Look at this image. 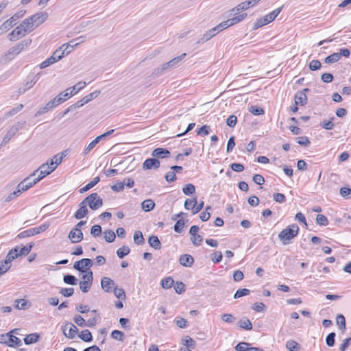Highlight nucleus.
Instances as JSON below:
<instances>
[{
  "label": "nucleus",
  "instance_id": "1",
  "mask_svg": "<svg viewBox=\"0 0 351 351\" xmlns=\"http://www.w3.org/2000/svg\"><path fill=\"white\" fill-rule=\"evenodd\" d=\"M32 43L31 39H25L8 49L3 56L5 62L11 60Z\"/></svg>",
  "mask_w": 351,
  "mask_h": 351
},
{
  "label": "nucleus",
  "instance_id": "2",
  "mask_svg": "<svg viewBox=\"0 0 351 351\" xmlns=\"http://www.w3.org/2000/svg\"><path fill=\"white\" fill-rule=\"evenodd\" d=\"M299 232V227L297 224L293 223L283 229L278 234L279 239L284 245H288Z\"/></svg>",
  "mask_w": 351,
  "mask_h": 351
},
{
  "label": "nucleus",
  "instance_id": "3",
  "mask_svg": "<svg viewBox=\"0 0 351 351\" xmlns=\"http://www.w3.org/2000/svg\"><path fill=\"white\" fill-rule=\"evenodd\" d=\"M32 32V29L25 19L19 25H18L8 34L9 40L10 41H15L18 40L19 37H23Z\"/></svg>",
  "mask_w": 351,
  "mask_h": 351
},
{
  "label": "nucleus",
  "instance_id": "4",
  "mask_svg": "<svg viewBox=\"0 0 351 351\" xmlns=\"http://www.w3.org/2000/svg\"><path fill=\"white\" fill-rule=\"evenodd\" d=\"M47 18L48 14L46 12H40L25 19V21L32 31H34L37 27L43 24Z\"/></svg>",
  "mask_w": 351,
  "mask_h": 351
},
{
  "label": "nucleus",
  "instance_id": "5",
  "mask_svg": "<svg viewBox=\"0 0 351 351\" xmlns=\"http://www.w3.org/2000/svg\"><path fill=\"white\" fill-rule=\"evenodd\" d=\"M25 10H20L15 13L10 19L6 20L0 26V34H3L8 32L11 27H14L16 23V21L21 19L25 14Z\"/></svg>",
  "mask_w": 351,
  "mask_h": 351
},
{
  "label": "nucleus",
  "instance_id": "6",
  "mask_svg": "<svg viewBox=\"0 0 351 351\" xmlns=\"http://www.w3.org/2000/svg\"><path fill=\"white\" fill-rule=\"evenodd\" d=\"M83 202L93 210L100 208L103 205V199L97 193H93L83 199Z\"/></svg>",
  "mask_w": 351,
  "mask_h": 351
},
{
  "label": "nucleus",
  "instance_id": "7",
  "mask_svg": "<svg viewBox=\"0 0 351 351\" xmlns=\"http://www.w3.org/2000/svg\"><path fill=\"white\" fill-rule=\"evenodd\" d=\"M34 245V243H30L22 247L19 245L16 246L8 252V253H12L11 256H13V258L10 259L14 261L18 257L27 256L31 252Z\"/></svg>",
  "mask_w": 351,
  "mask_h": 351
},
{
  "label": "nucleus",
  "instance_id": "8",
  "mask_svg": "<svg viewBox=\"0 0 351 351\" xmlns=\"http://www.w3.org/2000/svg\"><path fill=\"white\" fill-rule=\"evenodd\" d=\"M63 58V53L60 51V50L56 49L53 54L48 58H47L45 61H43L40 65V69H45L48 67L49 66L53 64V63L58 62L60 59Z\"/></svg>",
  "mask_w": 351,
  "mask_h": 351
},
{
  "label": "nucleus",
  "instance_id": "9",
  "mask_svg": "<svg viewBox=\"0 0 351 351\" xmlns=\"http://www.w3.org/2000/svg\"><path fill=\"white\" fill-rule=\"evenodd\" d=\"M93 265V261L90 258H82L76 261L73 265V268L77 271L84 273L86 269H89Z\"/></svg>",
  "mask_w": 351,
  "mask_h": 351
},
{
  "label": "nucleus",
  "instance_id": "10",
  "mask_svg": "<svg viewBox=\"0 0 351 351\" xmlns=\"http://www.w3.org/2000/svg\"><path fill=\"white\" fill-rule=\"evenodd\" d=\"M61 100L60 98H53L51 101H49L48 103L46 104V105L42 108H40V109L37 111L35 116H40L43 114H45L49 110H51L52 108L58 106L60 104Z\"/></svg>",
  "mask_w": 351,
  "mask_h": 351
},
{
  "label": "nucleus",
  "instance_id": "11",
  "mask_svg": "<svg viewBox=\"0 0 351 351\" xmlns=\"http://www.w3.org/2000/svg\"><path fill=\"white\" fill-rule=\"evenodd\" d=\"M62 330L64 336L69 339H73L78 332L77 328L71 323H67L62 326Z\"/></svg>",
  "mask_w": 351,
  "mask_h": 351
},
{
  "label": "nucleus",
  "instance_id": "12",
  "mask_svg": "<svg viewBox=\"0 0 351 351\" xmlns=\"http://www.w3.org/2000/svg\"><path fill=\"white\" fill-rule=\"evenodd\" d=\"M309 91L308 88H304L302 91H298L295 95V105L304 106L307 102V96L306 92Z\"/></svg>",
  "mask_w": 351,
  "mask_h": 351
},
{
  "label": "nucleus",
  "instance_id": "13",
  "mask_svg": "<svg viewBox=\"0 0 351 351\" xmlns=\"http://www.w3.org/2000/svg\"><path fill=\"white\" fill-rule=\"evenodd\" d=\"M115 282L110 278L103 277L101 280V287L106 292L112 291L113 287H115Z\"/></svg>",
  "mask_w": 351,
  "mask_h": 351
},
{
  "label": "nucleus",
  "instance_id": "14",
  "mask_svg": "<svg viewBox=\"0 0 351 351\" xmlns=\"http://www.w3.org/2000/svg\"><path fill=\"white\" fill-rule=\"evenodd\" d=\"M12 253H8L5 258L3 261L0 262V276L5 274L11 267L12 260L13 256H12Z\"/></svg>",
  "mask_w": 351,
  "mask_h": 351
},
{
  "label": "nucleus",
  "instance_id": "15",
  "mask_svg": "<svg viewBox=\"0 0 351 351\" xmlns=\"http://www.w3.org/2000/svg\"><path fill=\"white\" fill-rule=\"evenodd\" d=\"M160 165V161L156 158H147L145 160V162L143 164V169H158L159 168Z\"/></svg>",
  "mask_w": 351,
  "mask_h": 351
},
{
  "label": "nucleus",
  "instance_id": "16",
  "mask_svg": "<svg viewBox=\"0 0 351 351\" xmlns=\"http://www.w3.org/2000/svg\"><path fill=\"white\" fill-rule=\"evenodd\" d=\"M281 10H282V8L281 7L278 8L273 10L268 14L265 15V16L261 18L263 22V24L267 25L269 23H271V21H273L278 16V15L280 13Z\"/></svg>",
  "mask_w": 351,
  "mask_h": 351
},
{
  "label": "nucleus",
  "instance_id": "17",
  "mask_svg": "<svg viewBox=\"0 0 351 351\" xmlns=\"http://www.w3.org/2000/svg\"><path fill=\"white\" fill-rule=\"evenodd\" d=\"M68 238L70 239L71 243H77L83 239V233L82 231L74 230L73 228L69 233Z\"/></svg>",
  "mask_w": 351,
  "mask_h": 351
},
{
  "label": "nucleus",
  "instance_id": "18",
  "mask_svg": "<svg viewBox=\"0 0 351 351\" xmlns=\"http://www.w3.org/2000/svg\"><path fill=\"white\" fill-rule=\"evenodd\" d=\"M170 155L171 153L168 149L161 147L154 149L152 153V156L158 158H168Z\"/></svg>",
  "mask_w": 351,
  "mask_h": 351
},
{
  "label": "nucleus",
  "instance_id": "19",
  "mask_svg": "<svg viewBox=\"0 0 351 351\" xmlns=\"http://www.w3.org/2000/svg\"><path fill=\"white\" fill-rule=\"evenodd\" d=\"M88 213V210L87 208V206L82 201V202L80 203L79 208L74 214V217L77 219H80L85 217Z\"/></svg>",
  "mask_w": 351,
  "mask_h": 351
},
{
  "label": "nucleus",
  "instance_id": "20",
  "mask_svg": "<svg viewBox=\"0 0 351 351\" xmlns=\"http://www.w3.org/2000/svg\"><path fill=\"white\" fill-rule=\"evenodd\" d=\"M179 263L180 265L184 267H190L194 263V258L190 254H183L180 256L179 258Z\"/></svg>",
  "mask_w": 351,
  "mask_h": 351
},
{
  "label": "nucleus",
  "instance_id": "21",
  "mask_svg": "<svg viewBox=\"0 0 351 351\" xmlns=\"http://www.w3.org/2000/svg\"><path fill=\"white\" fill-rule=\"evenodd\" d=\"M16 126H12L4 136L1 146H5L18 131Z\"/></svg>",
  "mask_w": 351,
  "mask_h": 351
},
{
  "label": "nucleus",
  "instance_id": "22",
  "mask_svg": "<svg viewBox=\"0 0 351 351\" xmlns=\"http://www.w3.org/2000/svg\"><path fill=\"white\" fill-rule=\"evenodd\" d=\"M69 90H71V88L66 89L64 92L60 93L55 97L60 98L61 100L60 104L75 95V93H73V91H69Z\"/></svg>",
  "mask_w": 351,
  "mask_h": 351
},
{
  "label": "nucleus",
  "instance_id": "23",
  "mask_svg": "<svg viewBox=\"0 0 351 351\" xmlns=\"http://www.w3.org/2000/svg\"><path fill=\"white\" fill-rule=\"evenodd\" d=\"M238 326L245 330H250L252 329V324L250 320L247 317H243L238 322Z\"/></svg>",
  "mask_w": 351,
  "mask_h": 351
},
{
  "label": "nucleus",
  "instance_id": "24",
  "mask_svg": "<svg viewBox=\"0 0 351 351\" xmlns=\"http://www.w3.org/2000/svg\"><path fill=\"white\" fill-rule=\"evenodd\" d=\"M100 181V178L99 176H97L93 178V180H91L89 183H88L86 185H85L84 187L81 188L80 189V193H84L90 189H92L93 186H95Z\"/></svg>",
  "mask_w": 351,
  "mask_h": 351
},
{
  "label": "nucleus",
  "instance_id": "25",
  "mask_svg": "<svg viewBox=\"0 0 351 351\" xmlns=\"http://www.w3.org/2000/svg\"><path fill=\"white\" fill-rule=\"evenodd\" d=\"M142 209L145 212H149L154 208L155 203L151 199L144 200L141 204Z\"/></svg>",
  "mask_w": 351,
  "mask_h": 351
},
{
  "label": "nucleus",
  "instance_id": "26",
  "mask_svg": "<svg viewBox=\"0 0 351 351\" xmlns=\"http://www.w3.org/2000/svg\"><path fill=\"white\" fill-rule=\"evenodd\" d=\"M148 243L155 250H159L161 248V243L156 236L152 235L149 237Z\"/></svg>",
  "mask_w": 351,
  "mask_h": 351
},
{
  "label": "nucleus",
  "instance_id": "27",
  "mask_svg": "<svg viewBox=\"0 0 351 351\" xmlns=\"http://www.w3.org/2000/svg\"><path fill=\"white\" fill-rule=\"evenodd\" d=\"M39 171H43V174L47 176L52 173L56 169L53 166L51 165L49 162L41 165L39 167Z\"/></svg>",
  "mask_w": 351,
  "mask_h": 351
},
{
  "label": "nucleus",
  "instance_id": "28",
  "mask_svg": "<svg viewBox=\"0 0 351 351\" xmlns=\"http://www.w3.org/2000/svg\"><path fill=\"white\" fill-rule=\"evenodd\" d=\"M75 46H77V44H73V45H71V43L64 44L60 47L58 50H60V51L63 53V57H64L70 53Z\"/></svg>",
  "mask_w": 351,
  "mask_h": 351
},
{
  "label": "nucleus",
  "instance_id": "29",
  "mask_svg": "<svg viewBox=\"0 0 351 351\" xmlns=\"http://www.w3.org/2000/svg\"><path fill=\"white\" fill-rule=\"evenodd\" d=\"M249 8H250V3L247 2V1H245L237 5L235 8H232L231 12L236 14L241 11L248 9Z\"/></svg>",
  "mask_w": 351,
  "mask_h": 351
},
{
  "label": "nucleus",
  "instance_id": "30",
  "mask_svg": "<svg viewBox=\"0 0 351 351\" xmlns=\"http://www.w3.org/2000/svg\"><path fill=\"white\" fill-rule=\"evenodd\" d=\"M103 139L101 135L97 136L93 141H92L84 149L83 152L84 156L86 155L91 149H93L95 146L99 143V142Z\"/></svg>",
  "mask_w": 351,
  "mask_h": 351
},
{
  "label": "nucleus",
  "instance_id": "31",
  "mask_svg": "<svg viewBox=\"0 0 351 351\" xmlns=\"http://www.w3.org/2000/svg\"><path fill=\"white\" fill-rule=\"evenodd\" d=\"M13 331H12V332ZM11 332H9V339H8V346H21V341L17 337L12 335L10 334Z\"/></svg>",
  "mask_w": 351,
  "mask_h": 351
},
{
  "label": "nucleus",
  "instance_id": "32",
  "mask_svg": "<svg viewBox=\"0 0 351 351\" xmlns=\"http://www.w3.org/2000/svg\"><path fill=\"white\" fill-rule=\"evenodd\" d=\"M39 335L36 333H32L27 335L24 338V342L26 345H29L36 343L38 341Z\"/></svg>",
  "mask_w": 351,
  "mask_h": 351
},
{
  "label": "nucleus",
  "instance_id": "33",
  "mask_svg": "<svg viewBox=\"0 0 351 351\" xmlns=\"http://www.w3.org/2000/svg\"><path fill=\"white\" fill-rule=\"evenodd\" d=\"M286 348L289 351H298L300 348V346L298 342L293 340H289L286 343Z\"/></svg>",
  "mask_w": 351,
  "mask_h": 351
},
{
  "label": "nucleus",
  "instance_id": "34",
  "mask_svg": "<svg viewBox=\"0 0 351 351\" xmlns=\"http://www.w3.org/2000/svg\"><path fill=\"white\" fill-rule=\"evenodd\" d=\"M104 237L106 242L112 243L116 238L115 233L112 230H106L104 232Z\"/></svg>",
  "mask_w": 351,
  "mask_h": 351
},
{
  "label": "nucleus",
  "instance_id": "35",
  "mask_svg": "<svg viewBox=\"0 0 351 351\" xmlns=\"http://www.w3.org/2000/svg\"><path fill=\"white\" fill-rule=\"evenodd\" d=\"M174 283V280L171 277H166L162 279L160 285L163 289H170Z\"/></svg>",
  "mask_w": 351,
  "mask_h": 351
},
{
  "label": "nucleus",
  "instance_id": "36",
  "mask_svg": "<svg viewBox=\"0 0 351 351\" xmlns=\"http://www.w3.org/2000/svg\"><path fill=\"white\" fill-rule=\"evenodd\" d=\"M14 303V307L17 309H26L29 306L27 301L25 299L16 300Z\"/></svg>",
  "mask_w": 351,
  "mask_h": 351
},
{
  "label": "nucleus",
  "instance_id": "37",
  "mask_svg": "<svg viewBox=\"0 0 351 351\" xmlns=\"http://www.w3.org/2000/svg\"><path fill=\"white\" fill-rule=\"evenodd\" d=\"M130 252V249L128 246L123 245L117 250V255L119 258H123Z\"/></svg>",
  "mask_w": 351,
  "mask_h": 351
},
{
  "label": "nucleus",
  "instance_id": "38",
  "mask_svg": "<svg viewBox=\"0 0 351 351\" xmlns=\"http://www.w3.org/2000/svg\"><path fill=\"white\" fill-rule=\"evenodd\" d=\"M63 281L65 284L70 285H75L77 282V279L75 276L71 274L64 275L63 277Z\"/></svg>",
  "mask_w": 351,
  "mask_h": 351
},
{
  "label": "nucleus",
  "instance_id": "39",
  "mask_svg": "<svg viewBox=\"0 0 351 351\" xmlns=\"http://www.w3.org/2000/svg\"><path fill=\"white\" fill-rule=\"evenodd\" d=\"M65 155L63 153H62V155L60 156L58 154L53 156L49 162L51 163V165L53 166L55 169H56L58 165L62 162L63 157Z\"/></svg>",
  "mask_w": 351,
  "mask_h": 351
},
{
  "label": "nucleus",
  "instance_id": "40",
  "mask_svg": "<svg viewBox=\"0 0 351 351\" xmlns=\"http://www.w3.org/2000/svg\"><path fill=\"white\" fill-rule=\"evenodd\" d=\"M79 337L85 342H90L93 340V336L88 330H82Z\"/></svg>",
  "mask_w": 351,
  "mask_h": 351
},
{
  "label": "nucleus",
  "instance_id": "41",
  "mask_svg": "<svg viewBox=\"0 0 351 351\" xmlns=\"http://www.w3.org/2000/svg\"><path fill=\"white\" fill-rule=\"evenodd\" d=\"M134 241L137 245H142L145 242V239L141 231H136L134 234Z\"/></svg>",
  "mask_w": 351,
  "mask_h": 351
},
{
  "label": "nucleus",
  "instance_id": "42",
  "mask_svg": "<svg viewBox=\"0 0 351 351\" xmlns=\"http://www.w3.org/2000/svg\"><path fill=\"white\" fill-rule=\"evenodd\" d=\"M197 203L196 197L193 199H187L184 202V208L186 210L192 209V210H194V208H195Z\"/></svg>",
  "mask_w": 351,
  "mask_h": 351
},
{
  "label": "nucleus",
  "instance_id": "43",
  "mask_svg": "<svg viewBox=\"0 0 351 351\" xmlns=\"http://www.w3.org/2000/svg\"><path fill=\"white\" fill-rule=\"evenodd\" d=\"M339 59V55L337 53H333L325 58L324 62L326 64H332L338 62Z\"/></svg>",
  "mask_w": 351,
  "mask_h": 351
},
{
  "label": "nucleus",
  "instance_id": "44",
  "mask_svg": "<svg viewBox=\"0 0 351 351\" xmlns=\"http://www.w3.org/2000/svg\"><path fill=\"white\" fill-rule=\"evenodd\" d=\"M93 284V281H80L79 282L80 289L83 293H87Z\"/></svg>",
  "mask_w": 351,
  "mask_h": 351
},
{
  "label": "nucleus",
  "instance_id": "45",
  "mask_svg": "<svg viewBox=\"0 0 351 351\" xmlns=\"http://www.w3.org/2000/svg\"><path fill=\"white\" fill-rule=\"evenodd\" d=\"M182 343L189 348H194L195 346V341L189 336L182 339Z\"/></svg>",
  "mask_w": 351,
  "mask_h": 351
},
{
  "label": "nucleus",
  "instance_id": "46",
  "mask_svg": "<svg viewBox=\"0 0 351 351\" xmlns=\"http://www.w3.org/2000/svg\"><path fill=\"white\" fill-rule=\"evenodd\" d=\"M335 119V117H332L330 118L329 121L324 120L321 123V126L327 130H332L335 127V124L333 123L332 121Z\"/></svg>",
  "mask_w": 351,
  "mask_h": 351
},
{
  "label": "nucleus",
  "instance_id": "47",
  "mask_svg": "<svg viewBox=\"0 0 351 351\" xmlns=\"http://www.w3.org/2000/svg\"><path fill=\"white\" fill-rule=\"evenodd\" d=\"M82 274L81 281H93V273L90 269H86Z\"/></svg>",
  "mask_w": 351,
  "mask_h": 351
},
{
  "label": "nucleus",
  "instance_id": "48",
  "mask_svg": "<svg viewBox=\"0 0 351 351\" xmlns=\"http://www.w3.org/2000/svg\"><path fill=\"white\" fill-rule=\"evenodd\" d=\"M183 193L186 195H190L195 192V187L192 184H187L182 188Z\"/></svg>",
  "mask_w": 351,
  "mask_h": 351
},
{
  "label": "nucleus",
  "instance_id": "49",
  "mask_svg": "<svg viewBox=\"0 0 351 351\" xmlns=\"http://www.w3.org/2000/svg\"><path fill=\"white\" fill-rule=\"evenodd\" d=\"M99 94H100V90H95L94 92L90 93L89 95L84 97L82 98V101L85 102V104H86L87 103L90 101L94 98L97 97Z\"/></svg>",
  "mask_w": 351,
  "mask_h": 351
},
{
  "label": "nucleus",
  "instance_id": "50",
  "mask_svg": "<svg viewBox=\"0 0 351 351\" xmlns=\"http://www.w3.org/2000/svg\"><path fill=\"white\" fill-rule=\"evenodd\" d=\"M249 111L254 115H261V114H263L265 111L264 110L258 106H252L250 107L249 108Z\"/></svg>",
  "mask_w": 351,
  "mask_h": 351
},
{
  "label": "nucleus",
  "instance_id": "51",
  "mask_svg": "<svg viewBox=\"0 0 351 351\" xmlns=\"http://www.w3.org/2000/svg\"><path fill=\"white\" fill-rule=\"evenodd\" d=\"M336 322L337 325H339V328L342 330H346V319L344 316L341 314L337 315L336 318Z\"/></svg>",
  "mask_w": 351,
  "mask_h": 351
},
{
  "label": "nucleus",
  "instance_id": "52",
  "mask_svg": "<svg viewBox=\"0 0 351 351\" xmlns=\"http://www.w3.org/2000/svg\"><path fill=\"white\" fill-rule=\"evenodd\" d=\"M250 290L245 288L238 289L234 295V298L238 299L243 296L247 295L248 294H250Z\"/></svg>",
  "mask_w": 351,
  "mask_h": 351
},
{
  "label": "nucleus",
  "instance_id": "53",
  "mask_svg": "<svg viewBox=\"0 0 351 351\" xmlns=\"http://www.w3.org/2000/svg\"><path fill=\"white\" fill-rule=\"evenodd\" d=\"M113 291L115 296L119 299L124 300L125 299V293L123 289L117 288V286L115 285V287H113Z\"/></svg>",
  "mask_w": 351,
  "mask_h": 351
},
{
  "label": "nucleus",
  "instance_id": "54",
  "mask_svg": "<svg viewBox=\"0 0 351 351\" xmlns=\"http://www.w3.org/2000/svg\"><path fill=\"white\" fill-rule=\"evenodd\" d=\"M49 227V223H45L38 227L33 228H32L33 231H34V234L36 235V234H40L44 231H45Z\"/></svg>",
  "mask_w": 351,
  "mask_h": 351
},
{
  "label": "nucleus",
  "instance_id": "55",
  "mask_svg": "<svg viewBox=\"0 0 351 351\" xmlns=\"http://www.w3.org/2000/svg\"><path fill=\"white\" fill-rule=\"evenodd\" d=\"M86 85L85 82H80L79 83L76 84L72 87H70L71 90L69 91H73V93H75V95L78 93L80 90H81Z\"/></svg>",
  "mask_w": 351,
  "mask_h": 351
},
{
  "label": "nucleus",
  "instance_id": "56",
  "mask_svg": "<svg viewBox=\"0 0 351 351\" xmlns=\"http://www.w3.org/2000/svg\"><path fill=\"white\" fill-rule=\"evenodd\" d=\"M335 332H330L329 333L326 338V343L328 346L332 347L335 345Z\"/></svg>",
  "mask_w": 351,
  "mask_h": 351
},
{
  "label": "nucleus",
  "instance_id": "57",
  "mask_svg": "<svg viewBox=\"0 0 351 351\" xmlns=\"http://www.w3.org/2000/svg\"><path fill=\"white\" fill-rule=\"evenodd\" d=\"M297 141V143L302 146H308L311 144V142L308 137L305 136H300L295 138Z\"/></svg>",
  "mask_w": 351,
  "mask_h": 351
},
{
  "label": "nucleus",
  "instance_id": "58",
  "mask_svg": "<svg viewBox=\"0 0 351 351\" xmlns=\"http://www.w3.org/2000/svg\"><path fill=\"white\" fill-rule=\"evenodd\" d=\"M23 104H19L16 107L11 109L10 111L7 112L5 115L7 117L13 116V115L16 114L17 112H19V111H21L23 109Z\"/></svg>",
  "mask_w": 351,
  "mask_h": 351
},
{
  "label": "nucleus",
  "instance_id": "59",
  "mask_svg": "<svg viewBox=\"0 0 351 351\" xmlns=\"http://www.w3.org/2000/svg\"><path fill=\"white\" fill-rule=\"evenodd\" d=\"M34 231H33V229L30 228V229H28V230H24V231L20 232L17 235V237H19V239H24V238L29 237L34 235Z\"/></svg>",
  "mask_w": 351,
  "mask_h": 351
},
{
  "label": "nucleus",
  "instance_id": "60",
  "mask_svg": "<svg viewBox=\"0 0 351 351\" xmlns=\"http://www.w3.org/2000/svg\"><path fill=\"white\" fill-rule=\"evenodd\" d=\"M124 334L123 332L114 330L111 332V337L118 341H123Z\"/></svg>",
  "mask_w": 351,
  "mask_h": 351
},
{
  "label": "nucleus",
  "instance_id": "61",
  "mask_svg": "<svg viewBox=\"0 0 351 351\" xmlns=\"http://www.w3.org/2000/svg\"><path fill=\"white\" fill-rule=\"evenodd\" d=\"M250 343L247 342H240L235 346L237 351H248Z\"/></svg>",
  "mask_w": 351,
  "mask_h": 351
},
{
  "label": "nucleus",
  "instance_id": "62",
  "mask_svg": "<svg viewBox=\"0 0 351 351\" xmlns=\"http://www.w3.org/2000/svg\"><path fill=\"white\" fill-rule=\"evenodd\" d=\"M322 64L321 62L317 60H313L309 63V69L311 71H316L321 68Z\"/></svg>",
  "mask_w": 351,
  "mask_h": 351
},
{
  "label": "nucleus",
  "instance_id": "63",
  "mask_svg": "<svg viewBox=\"0 0 351 351\" xmlns=\"http://www.w3.org/2000/svg\"><path fill=\"white\" fill-rule=\"evenodd\" d=\"M174 289L177 293L181 294L185 291V285L182 282H176Z\"/></svg>",
  "mask_w": 351,
  "mask_h": 351
},
{
  "label": "nucleus",
  "instance_id": "64",
  "mask_svg": "<svg viewBox=\"0 0 351 351\" xmlns=\"http://www.w3.org/2000/svg\"><path fill=\"white\" fill-rule=\"evenodd\" d=\"M90 234L96 237L101 234V227L99 225H95L90 229Z\"/></svg>",
  "mask_w": 351,
  "mask_h": 351
}]
</instances>
